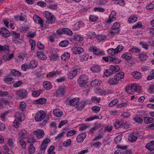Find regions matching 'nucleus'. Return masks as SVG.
Returning <instances> with one entry per match:
<instances>
[{"instance_id": "7ed1b4c3", "label": "nucleus", "mask_w": 154, "mask_h": 154, "mask_svg": "<svg viewBox=\"0 0 154 154\" xmlns=\"http://www.w3.org/2000/svg\"><path fill=\"white\" fill-rule=\"evenodd\" d=\"M88 78L85 75H81L78 80L79 84L81 87H84L86 85L87 82Z\"/></svg>"}, {"instance_id": "72a5a7b5", "label": "nucleus", "mask_w": 154, "mask_h": 154, "mask_svg": "<svg viewBox=\"0 0 154 154\" xmlns=\"http://www.w3.org/2000/svg\"><path fill=\"white\" fill-rule=\"evenodd\" d=\"M28 143H30V144H33L36 142L35 139L32 135H30L28 137L27 140Z\"/></svg>"}, {"instance_id": "39448f33", "label": "nucleus", "mask_w": 154, "mask_h": 154, "mask_svg": "<svg viewBox=\"0 0 154 154\" xmlns=\"http://www.w3.org/2000/svg\"><path fill=\"white\" fill-rule=\"evenodd\" d=\"M33 133L38 139L43 138L45 134L44 131L40 129H37L34 131H33Z\"/></svg>"}, {"instance_id": "e2e57ef3", "label": "nucleus", "mask_w": 154, "mask_h": 154, "mask_svg": "<svg viewBox=\"0 0 154 154\" xmlns=\"http://www.w3.org/2000/svg\"><path fill=\"white\" fill-rule=\"evenodd\" d=\"M19 142L20 143V145L23 149L26 148V143L22 139L20 140Z\"/></svg>"}, {"instance_id": "58836bf2", "label": "nucleus", "mask_w": 154, "mask_h": 154, "mask_svg": "<svg viewBox=\"0 0 154 154\" xmlns=\"http://www.w3.org/2000/svg\"><path fill=\"white\" fill-rule=\"evenodd\" d=\"M96 38L100 41H101L106 39L107 36L104 35L99 34L96 36Z\"/></svg>"}, {"instance_id": "bf43d9fd", "label": "nucleus", "mask_w": 154, "mask_h": 154, "mask_svg": "<svg viewBox=\"0 0 154 154\" xmlns=\"http://www.w3.org/2000/svg\"><path fill=\"white\" fill-rule=\"evenodd\" d=\"M99 118V116H93L91 117H90L89 118H88L86 119L85 121L86 122L90 121L93 120L95 119H97Z\"/></svg>"}, {"instance_id": "9b49d317", "label": "nucleus", "mask_w": 154, "mask_h": 154, "mask_svg": "<svg viewBox=\"0 0 154 154\" xmlns=\"http://www.w3.org/2000/svg\"><path fill=\"white\" fill-rule=\"evenodd\" d=\"M145 148L149 151H152L154 150V141L152 140L145 146Z\"/></svg>"}, {"instance_id": "cd10ccee", "label": "nucleus", "mask_w": 154, "mask_h": 154, "mask_svg": "<svg viewBox=\"0 0 154 154\" xmlns=\"http://www.w3.org/2000/svg\"><path fill=\"white\" fill-rule=\"evenodd\" d=\"M10 72L12 75L15 76L19 77L21 75V73L16 69H13L11 70Z\"/></svg>"}, {"instance_id": "ddd939ff", "label": "nucleus", "mask_w": 154, "mask_h": 154, "mask_svg": "<svg viewBox=\"0 0 154 154\" xmlns=\"http://www.w3.org/2000/svg\"><path fill=\"white\" fill-rule=\"evenodd\" d=\"M80 98L78 97H75L71 100L69 101V103L71 106H74L79 103V102Z\"/></svg>"}, {"instance_id": "7c9ffc66", "label": "nucleus", "mask_w": 154, "mask_h": 154, "mask_svg": "<svg viewBox=\"0 0 154 154\" xmlns=\"http://www.w3.org/2000/svg\"><path fill=\"white\" fill-rule=\"evenodd\" d=\"M108 83L110 85H113L118 84V81L114 77V78H110L108 81Z\"/></svg>"}, {"instance_id": "603ef678", "label": "nucleus", "mask_w": 154, "mask_h": 154, "mask_svg": "<svg viewBox=\"0 0 154 154\" xmlns=\"http://www.w3.org/2000/svg\"><path fill=\"white\" fill-rule=\"evenodd\" d=\"M104 75L107 76L108 77L112 75L113 74V71H111L110 69H106L105 71L104 72Z\"/></svg>"}, {"instance_id": "79ce46f5", "label": "nucleus", "mask_w": 154, "mask_h": 154, "mask_svg": "<svg viewBox=\"0 0 154 154\" xmlns=\"http://www.w3.org/2000/svg\"><path fill=\"white\" fill-rule=\"evenodd\" d=\"M20 122L19 120H18L17 119H15L13 122V125L15 128H18L20 125Z\"/></svg>"}, {"instance_id": "4468645a", "label": "nucleus", "mask_w": 154, "mask_h": 154, "mask_svg": "<svg viewBox=\"0 0 154 154\" xmlns=\"http://www.w3.org/2000/svg\"><path fill=\"white\" fill-rule=\"evenodd\" d=\"M91 69L93 72H100L101 68L100 66L94 64L93 65Z\"/></svg>"}, {"instance_id": "680f3d73", "label": "nucleus", "mask_w": 154, "mask_h": 154, "mask_svg": "<svg viewBox=\"0 0 154 154\" xmlns=\"http://www.w3.org/2000/svg\"><path fill=\"white\" fill-rule=\"evenodd\" d=\"M9 50V47L7 45L2 46L0 45V52L2 51H6Z\"/></svg>"}, {"instance_id": "c03bdc74", "label": "nucleus", "mask_w": 154, "mask_h": 154, "mask_svg": "<svg viewBox=\"0 0 154 154\" xmlns=\"http://www.w3.org/2000/svg\"><path fill=\"white\" fill-rule=\"evenodd\" d=\"M64 88H60L58 89L57 92V96H64Z\"/></svg>"}, {"instance_id": "c85d7f7f", "label": "nucleus", "mask_w": 154, "mask_h": 154, "mask_svg": "<svg viewBox=\"0 0 154 154\" xmlns=\"http://www.w3.org/2000/svg\"><path fill=\"white\" fill-rule=\"evenodd\" d=\"M132 75L134 78L137 79H140L141 77V75L140 73L137 71H134L131 73Z\"/></svg>"}, {"instance_id": "a211bd4d", "label": "nucleus", "mask_w": 154, "mask_h": 154, "mask_svg": "<svg viewBox=\"0 0 154 154\" xmlns=\"http://www.w3.org/2000/svg\"><path fill=\"white\" fill-rule=\"evenodd\" d=\"M37 62L35 60H31L29 65V67L30 69H33L36 67L38 65Z\"/></svg>"}, {"instance_id": "5701e85b", "label": "nucleus", "mask_w": 154, "mask_h": 154, "mask_svg": "<svg viewBox=\"0 0 154 154\" xmlns=\"http://www.w3.org/2000/svg\"><path fill=\"white\" fill-rule=\"evenodd\" d=\"M145 123L146 124H149L154 122V119L152 117H145L143 118Z\"/></svg>"}, {"instance_id": "c9c22d12", "label": "nucleus", "mask_w": 154, "mask_h": 154, "mask_svg": "<svg viewBox=\"0 0 154 154\" xmlns=\"http://www.w3.org/2000/svg\"><path fill=\"white\" fill-rule=\"evenodd\" d=\"M4 81L8 84H12L14 82V79L12 78H5L4 79Z\"/></svg>"}, {"instance_id": "b1692460", "label": "nucleus", "mask_w": 154, "mask_h": 154, "mask_svg": "<svg viewBox=\"0 0 154 154\" xmlns=\"http://www.w3.org/2000/svg\"><path fill=\"white\" fill-rule=\"evenodd\" d=\"M70 55L69 53L68 52H66L64 53L61 56V58L62 60H63L65 61H67L70 58Z\"/></svg>"}, {"instance_id": "aec40b11", "label": "nucleus", "mask_w": 154, "mask_h": 154, "mask_svg": "<svg viewBox=\"0 0 154 154\" xmlns=\"http://www.w3.org/2000/svg\"><path fill=\"white\" fill-rule=\"evenodd\" d=\"M54 115L57 117H61L63 114V112L59 109H55L53 111Z\"/></svg>"}, {"instance_id": "473e14b6", "label": "nucleus", "mask_w": 154, "mask_h": 154, "mask_svg": "<svg viewBox=\"0 0 154 154\" xmlns=\"http://www.w3.org/2000/svg\"><path fill=\"white\" fill-rule=\"evenodd\" d=\"M36 104H44L46 103V99L45 98H40L35 100Z\"/></svg>"}, {"instance_id": "423d86ee", "label": "nucleus", "mask_w": 154, "mask_h": 154, "mask_svg": "<svg viewBox=\"0 0 154 154\" xmlns=\"http://www.w3.org/2000/svg\"><path fill=\"white\" fill-rule=\"evenodd\" d=\"M72 52L76 54H80L84 52L83 48L77 46L73 47L71 49Z\"/></svg>"}, {"instance_id": "1a4fd4ad", "label": "nucleus", "mask_w": 154, "mask_h": 154, "mask_svg": "<svg viewBox=\"0 0 154 154\" xmlns=\"http://www.w3.org/2000/svg\"><path fill=\"white\" fill-rule=\"evenodd\" d=\"M0 34L5 37H8L11 34V32L6 28L2 27L0 29Z\"/></svg>"}, {"instance_id": "8fccbe9b", "label": "nucleus", "mask_w": 154, "mask_h": 154, "mask_svg": "<svg viewBox=\"0 0 154 154\" xmlns=\"http://www.w3.org/2000/svg\"><path fill=\"white\" fill-rule=\"evenodd\" d=\"M74 39L78 42H81L83 40V38L81 35H74Z\"/></svg>"}, {"instance_id": "37998d69", "label": "nucleus", "mask_w": 154, "mask_h": 154, "mask_svg": "<svg viewBox=\"0 0 154 154\" xmlns=\"http://www.w3.org/2000/svg\"><path fill=\"white\" fill-rule=\"evenodd\" d=\"M101 127V125L100 124H98L95 125L94 127L91 128L90 130V131L92 134H94V131L96 130H98L99 128Z\"/></svg>"}, {"instance_id": "20e7f679", "label": "nucleus", "mask_w": 154, "mask_h": 154, "mask_svg": "<svg viewBox=\"0 0 154 154\" xmlns=\"http://www.w3.org/2000/svg\"><path fill=\"white\" fill-rule=\"evenodd\" d=\"M120 24L118 22L115 23L111 27L112 30L110 31L111 33L114 35L115 33H118L120 32Z\"/></svg>"}, {"instance_id": "de8ad7c7", "label": "nucleus", "mask_w": 154, "mask_h": 154, "mask_svg": "<svg viewBox=\"0 0 154 154\" xmlns=\"http://www.w3.org/2000/svg\"><path fill=\"white\" fill-rule=\"evenodd\" d=\"M33 145L32 144H30V146L28 149L29 152L30 154H33L35 152V148L33 146Z\"/></svg>"}, {"instance_id": "a19ab883", "label": "nucleus", "mask_w": 154, "mask_h": 154, "mask_svg": "<svg viewBox=\"0 0 154 154\" xmlns=\"http://www.w3.org/2000/svg\"><path fill=\"white\" fill-rule=\"evenodd\" d=\"M108 53L112 56H114L115 55L117 54L115 49H114L113 48H111L108 49L107 50Z\"/></svg>"}, {"instance_id": "f704fd0d", "label": "nucleus", "mask_w": 154, "mask_h": 154, "mask_svg": "<svg viewBox=\"0 0 154 154\" xmlns=\"http://www.w3.org/2000/svg\"><path fill=\"white\" fill-rule=\"evenodd\" d=\"M123 125V122L117 120L114 123V126L116 128H118Z\"/></svg>"}, {"instance_id": "4be33fe9", "label": "nucleus", "mask_w": 154, "mask_h": 154, "mask_svg": "<svg viewBox=\"0 0 154 154\" xmlns=\"http://www.w3.org/2000/svg\"><path fill=\"white\" fill-rule=\"evenodd\" d=\"M36 56L39 59L42 60H46L47 59L46 56L43 54L42 52H38L36 54Z\"/></svg>"}, {"instance_id": "dca6fc26", "label": "nucleus", "mask_w": 154, "mask_h": 154, "mask_svg": "<svg viewBox=\"0 0 154 154\" xmlns=\"http://www.w3.org/2000/svg\"><path fill=\"white\" fill-rule=\"evenodd\" d=\"M27 92L24 89H20L17 91L16 93L17 95H19V96H26L27 95Z\"/></svg>"}, {"instance_id": "052dcab7", "label": "nucleus", "mask_w": 154, "mask_h": 154, "mask_svg": "<svg viewBox=\"0 0 154 154\" xmlns=\"http://www.w3.org/2000/svg\"><path fill=\"white\" fill-rule=\"evenodd\" d=\"M50 142V140L49 138H46L42 142L41 146H44L47 148V144Z\"/></svg>"}, {"instance_id": "69168bd1", "label": "nucleus", "mask_w": 154, "mask_h": 154, "mask_svg": "<svg viewBox=\"0 0 154 154\" xmlns=\"http://www.w3.org/2000/svg\"><path fill=\"white\" fill-rule=\"evenodd\" d=\"M140 45H141L142 47L145 48L146 49H148L149 48L148 47V45L145 42L141 41L140 42Z\"/></svg>"}, {"instance_id": "338daca9", "label": "nucleus", "mask_w": 154, "mask_h": 154, "mask_svg": "<svg viewBox=\"0 0 154 154\" xmlns=\"http://www.w3.org/2000/svg\"><path fill=\"white\" fill-rule=\"evenodd\" d=\"M72 143V141L70 139H69L66 141H65L63 143V145L64 146L67 147L68 146H70Z\"/></svg>"}, {"instance_id": "ea45409f", "label": "nucleus", "mask_w": 154, "mask_h": 154, "mask_svg": "<svg viewBox=\"0 0 154 154\" xmlns=\"http://www.w3.org/2000/svg\"><path fill=\"white\" fill-rule=\"evenodd\" d=\"M69 43V41L67 40H63L61 41L59 43V45L62 47H66Z\"/></svg>"}, {"instance_id": "393cba45", "label": "nucleus", "mask_w": 154, "mask_h": 154, "mask_svg": "<svg viewBox=\"0 0 154 154\" xmlns=\"http://www.w3.org/2000/svg\"><path fill=\"white\" fill-rule=\"evenodd\" d=\"M109 68L110 70L113 71V73L118 72L120 69V67L118 65H111L110 66Z\"/></svg>"}, {"instance_id": "4d7b16f0", "label": "nucleus", "mask_w": 154, "mask_h": 154, "mask_svg": "<svg viewBox=\"0 0 154 154\" xmlns=\"http://www.w3.org/2000/svg\"><path fill=\"white\" fill-rule=\"evenodd\" d=\"M100 108L98 106H95L92 107L91 109L95 113L98 112L100 110Z\"/></svg>"}, {"instance_id": "13d9d810", "label": "nucleus", "mask_w": 154, "mask_h": 154, "mask_svg": "<svg viewBox=\"0 0 154 154\" xmlns=\"http://www.w3.org/2000/svg\"><path fill=\"white\" fill-rule=\"evenodd\" d=\"M46 147L44 146H41L40 150L37 154H44Z\"/></svg>"}, {"instance_id": "774afa93", "label": "nucleus", "mask_w": 154, "mask_h": 154, "mask_svg": "<svg viewBox=\"0 0 154 154\" xmlns=\"http://www.w3.org/2000/svg\"><path fill=\"white\" fill-rule=\"evenodd\" d=\"M89 20L91 22L96 21L98 17L97 16L94 15H90L89 17Z\"/></svg>"}, {"instance_id": "bb28decb", "label": "nucleus", "mask_w": 154, "mask_h": 154, "mask_svg": "<svg viewBox=\"0 0 154 154\" xmlns=\"http://www.w3.org/2000/svg\"><path fill=\"white\" fill-rule=\"evenodd\" d=\"M93 52L94 54L100 56L103 55L104 54L100 51V49L96 48H94L92 49Z\"/></svg>"}, {"instance_id": "0eeeda50", "label": "nucleus", "mask_w": 154, "mask_h": 154, "mask_svg": "<svg viewBox=\"0 0 154 154\" xmlns=\"http://www.w3.org/2000/svg\"><path fill=\"white\" fill-rule=\"evenodd\" d=\"M141 132L140 131H136L135 134H137V136L134 135L133 134H130L128 137V140L129 141L133 142L136 140L137 139V136L139 137L140 135L139 134Z\"/></svg>"}, {"instance_id": "864d4df0", "label": "nucleus", "mask_w": 154, "mask_h": 154, "mask_svg": "<svg viewBox=\"0 0 154 154\" xmlns=\"http://www.w3.org/2000/svg\"><path fill=\"white\" fill-rule=\"evenodd\" d=\"M10 35L15 38H18L20 36V34L19 33H17L14 31L11 32Z\"/></svg>"}, {"instance_id": "3c124183", "label": "nucleus", "mask_w": 154, "mask_h": 154, "mask_svg": "<svg viewBox=\"0 0 154 154\" xmlns=\"http://www.w3.org/2000/svg\"><path fill=\"white\" fill-rule=\"evenodd\" d=\"M137 17L134 16H131L129 18L128 21L130 23H134L137 20Z\"/></svg>"}, {"instance_id": "6ab92c4d", "label": "nucleus", "mask_w": 154, "mask_h": 154, "mask_svg": "<svg viewBox=\"0 0 154 154\" xmlns=\"http://www.w3.org/2000/svg\"><path fill=\"white\" fill-rule=\"evenodd\" d=\"M124 76V73L123 72H120L117 73L114 76L115 78H116L117 80H118V82L122 79H123Z\"/></svg>"}, {"instance_id": "f8f14e48", "label": "nucleus", "mask_w": 154, "mask_h": 154, "mask_svg": "<svg viewBox=\"0 0 154 154\" xmlns=\"http://www.w3.org/2000/svg\"><path fill=\"white\" fill-rule=\"evenodd\" d=\"M101 81L99 80L95 79L90 83V85L93 87H98L101 84Z\"/></svg>"}, {"instance_id": "a878e982", "label": "nucleus", "mask_w": 154, "mask_h": 154, "mask_svg": "<svg viewBox=\"0 0 154 154\" xmlns=\"http://www.w3.org/2000/svg\"><path fill=\"white\" fill-rule=\"evenodd\" d=\"M86 104V102L85 101H82L76 106V108L78 110L81 111Z\"/></svg>"}, {"instance_id": "f257e3e1", "label": "nucleus", "mask_w": 154, "mask_h": 154, "mask_svg": "<svg viewBox=\"0 0 154 154\" xmlns=\"http://www.w3.org/2000/svg\"><path fill=\"white\" fill-rule=\"evenodd\" d=\"M125 91L127 93L131 95L135 94L137 95V94L141 93L140 87L136 85L128 86L126 88Z\"/></svg>"}, {"instance_id": "412c9836", "label": "nucleus", "mask_w": 154, "mask_h": 154, "mask_svg": "<svg viewBox=\"0 0 154 154\" xmlns=\"http://www.w3.org/2000/svg\"><path fill=\"white\" fill-rule=\"evenodd\" d=\"M77 72V70L76 69H74L73 70L69 72L68 74V76L69 79H72L75 75Z\"/></svg>"}, {"instance_id": "2f4dec72", "label": "nucleus", "mask_w": 154, "mask_h": 154, "mask_svg": "<svg viewBox=\"0 0 154 154\" xmlns=\"http://www.w3.org/2000/svg\"><path fill=\"white\" fill-rule=\"evenodd\" d=\"M63 34L69 35H71L72 34V32L71 30L68 28H63Z\"/></svg>"}, {"instance_id": "0e129e2a", "label": "nucleus", "mask_w": 154, "mask_h": 154, "mask_svg": "<svg viewBox=\"0 0 154 154\" xmlns=\"http://www.w3.org/2000/svg\"><path fill=\"white\" fill-rule=\"evenodd\" d=\"M140 50L137 48H132L129 50V51L133 53H139Z\"/></svg>"}, {"instance_id": "a18cd8bd", "label": "nucleus", "mask_w": 154, "mask_h": 154, "mask_svg": "<svg viewBox=\"0 0 154 154\" xmlns=\"http://www.w3.org/2000/svg\"><path fill=\"white\" fill-rule=\"evenodd\" d=\"M134 120L137 123L142 124L143 122L142 119L138 117H135L133 118Z\"/></svg>"}, {"instance_id": "2eb2a0df", "label": "nucleus", "mask_w": 154, "mask_h": 154, "mask_svg": "<svg viewBox=\"0 0 154 154\" xmlns=\"http://www.w3.org/2000/svg\"><path fill=\"white\" fill-rule=\"evenodd\" d=\"M16 116V119H17L20 122H22L23 120L24 119L25 115L23 112L20 113V112H18L17 113Z\"/></svg>"}, {"instance_id": "6e6d98bb", "label": "nucleus", "mask_w": 154, "mask_h": 154, "mask_svg": "<svg viewBox=\"0 0 154 154\" xmlns=\"http://www.w3.org/2000/svg\"><path fill=\"white\" fill-rule=\"evenodd\" d=\"M76 131L75 130L69 131L67 133L66 136L69 137L74 135L76 133Z\"/></svg>"}, {"instance_id": "4c0bfd02", "label": "nucleus", "mask_w": 154, "mask_h": 154, "mask_svg": "<svg viewBox=\"0 0 154 154\" xmlns=\"http://www.w3.org/2000/svg\"><path fill=\"white\" fill-rule=\"evenodd\" d=\"M55 19L54 16L51 17H50L49 18L46 19V22L48 24H52L55 22Z\"/></svg>"}, {"instance_id": "e433bc0d", "label": "nucleus", "mask_w": 154, "mask_h": 154, "mask_svg": "<svg viewBox=\"0 0 154 154\" xmlns=\"http://www.w3.org/2000/svg\"><path fill=\"white\" fill-rule=\"evenodd\" d=\"M26 107V103L24 102H22L20 104L19 109L22 112H23L25 109Z\"/></svg>"}, {"instance_id": "f03ea898", "label": "nucleus", "mask_w": 154, "mask_h": 154, "mask_svg": "<svg viewBox=\"0 0 154 154\" xmlns=\"http://www.w3.org/2000/svg\"><path fill=\"white\" fill-rule=\"evenodd\" d=\"M45 113L43 110H40L35 114L34 119L36 122L42 120L45 117Z\"/></svg>"}, {"instance_id": "09e8293b", "label": "nucleus", "mask_w": 154, "mask_h": 154, "mask_svg": "<svg viewBox=\"0 0 154 154\" xmlns=\"http://www.w3.org/2000/svg\"><path fill=\"white\" fill-rule=\"evenodd\" d=\"M29 42L31 45V50L32 51L34 50L35 46V41L32 39H29Z\"/></svg>"}, {"instance_id": "6e6552de", "label": "nucleus", "mask_w": 154, "mask_h": 154, "mask_svg": "<svg viewBox=\"0 0 154 154\" xmlns=\"http://www.w3.org/2000/svg\"><path fill=\"white\" fill-rule=\"evenodd\" d=\"M116 17V12L114 11H112L109 16V19L108 20H106L105 21L108 23H110L112 21L115 20Z\"/></svg>"}, {"instance_id": "49530a36", "label": "nucleus", "mask_w": 154, "mask_h": 154, "mask_svg": "<svg viewBox=\"0 0 154 154\" xmlns=\"http://www.w3.org/2000/svg\"><path fill=\"white\" fill-rule=\"evenodd\" d=\"M43 91L42 90H39L38 91H33L32 93V95L33 96H38Z\"/></svg>"}, {"instance_id": "c756f323", "label": "nucleus", "mask_w": 154, "mask_h": 154, "mask_svg": "<svg viewBox=\"0 0 154 154\" xmlns=\"http://www.w3.org/2000/svg\"><path fill=\"white\" fill-rule=\"evenodd\" d=\"M121 57L123 59L127 60H129L132 58V55L128 53H126L122 54Z\"/></svg>"}, {"instance_id": "9d476101", "label": "nucleus", "mask_w": 154, "mask_h": 154, "mask_svg": "<svg viewBox=\"0 0 154 154\" xmlns=\"http://www.w3.org/2000/svg\"><path fill=\"white\" fill-rule=\"evenodd\" d=\"M86 136V134L85 133H83L79 134L76 137L77 141L79 143L82 142Z\"/></svg>"}, {"instance_id": "5fc2aeb1", "label": "nucleus", "mask_w": 154, "mask_h": 154, "mask_svg": "<svg viewBox=\"0 0 154 154\" xmlns=\"http://www.w3.org/2000/svg\"><path fill=\"white\" fill-rule=\"evenodd\" d=\"M122 139V136L121 135H119L116 137L115 139V141L116 144L120 143Z\"/></svg>"}, {"instance_id": "f3484780", "label": "nucleus", "mask_w": 154, "mask_h": 154, "mask_svg": "<svg viewBox=\"0 0 154 154\" xmlns=\"http://www.w3.org/2000/svg\"><path fill=\"white\" fill-rule=\"evenodd\" d=\"M43 85L44 88L47 90H50L52 87L51 83L48 81L44 82Z\"/></svg>"}]
</instances>
